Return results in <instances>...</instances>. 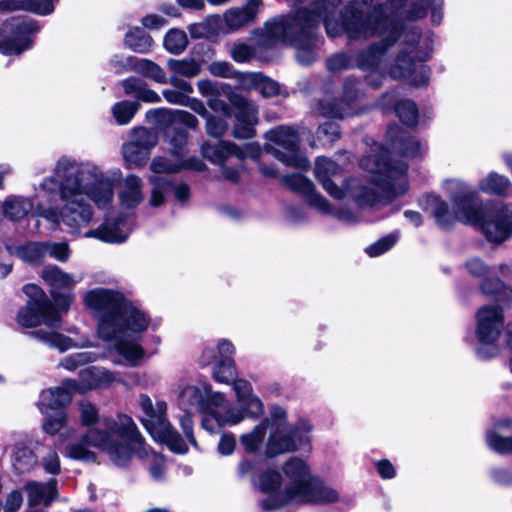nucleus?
Wrapping results in <instances>:
<instances>
[{
	"mask_svg": "<svg viewBox=\"0 0 512 512\" xmlns=\"http://www.w3.org/2000/svg\"><path fill=\"white\" fill-rule=\"evenodd\" d=\"M285 485L281 474L265 469L252 478L254 488L268 496L259 505L265 512L280 509L289 504L325 505L339 500V493L320 477L312 474L301 458L291 457L282 465Z\"/></svg>",
	"mask_w": 512,
	"mask_h": 512,
	"instance_id": "obj_1",
	"label": "nucleus"
},
{
	"mask_svg": "<svg viewBox=\"0 0 512 512\" xmlns=\"http://www.w3.org/2000/svg\"><path fill=\"white\" fill-rule=\"evenodd\" d=\"M86 306L99 317L98 334L105 341H115V348L133 364L141 359L144 350L132 334L148 327L145 314L135 308L118 291L95 288L84 296Z\"/></svg>",
	"mask_w": 512,
	"mask_h": 512,
	"instance_id": "obj_2",
	"label": "nucleus"
},
{
	"mask_svg": "<svg viewBox=\"0 0 512 512\" xmlns=\"http://www.w3.org/2000/svg\"><path fill=\"white\" fill-rule=\"evenodd\" d=\"M324 26L330 37L345 33L350 41L367 40L376 35L381 37L380 41L359 51L355 57L356 67L365 71L378 69L389 48L401 35L400 26L388 19L380 10L364 13L353 5H347L343 9L341 22L334 20L333 15L327 14Z\"/></svg>",
	"mask_w": 512,
	"mask_h": 512,
	"instance_id": "obj_3",
	"label": "nucleus"
},
{
	"mask_svg": "<svg viewBox=\"0 0 512 512\" xmlns=\"http://www.w3.org/2000/svg\"><path fill=\"white\" fill-rule=\"evenodd\" d=\"M93 174L84 164L77 163L68 157L58 160L54 177L42 183L44 189H52L50 185L59 184V196L63 202L60 219L72 234L86 227L92 219V208L85 198L89 190V179Z\"/></svg>",
	"mask_w": 512,
	"mask_h": 512,
	"instance_id": "obj_4",
	"label": "nucleus"
},
{
	"mask_svg": "<svg viewBox=\"0 0 512 512\" xmlns=\"http://www.w3.org/2000/svg\"><path fill=\"white\" fill-rule=\"evenodd\" d=\"M360 166L374 175L371 181L378 188V190L372 189L354 179L347 183L346 193L361 206H372L380 202L384 195L388 197L397 195L394 181L402 180L407 171L405 163H391L387 150L363 157L360 160Z\"/></svg>",
	"mask_w": 512,
	"mask_h": 512,
	"instance_id": "obj_5",
	"label": "nucleus"
},
{
	"mask_svg": "<svg viewBox=\"0 0 512 512\" xmlns=\"http://www.w3.org/2000/svg\"><path fill=\"white\" fill-rule=\"evenodd\" d=\"M333 13L326 0H319L312 4L311 9H301L294 16L268 21L262 30V45L270 47L278 42L293 44L301 41L303 37L311 36V28H317L327 14Z\"/></svg>",
	"mask_w": 512,
	"mask_h": 512,
	"instance_id": "obj_6",
	"label": "nucleus"
},
{
	"mask_svg": "<svg viewBox=\"0 0 512 512\" xmlns=\"http://www.w3.org/2000/svg\"><path fill=\"white\" fill-rule=\"evenodd\" d=\"M452 197L463 219L480 226L489 241L500 243L511 235L512 204L489 211L482 205L476 193L464 192L462 196L453 194Z\"/></svg>",
	"mask_w": 512,
	"mask_h": 512,
	"instance_id": "obj_7",
	"label": "nucleus"
},
{
	"mask_svg": "<svg viewBox=\"0 0 512 512\" xmlns=\"http://www.w3.org/2000/svg\"><path fill=\"white\" fill-rule=\"evenodd\" d=\"M102 428L89 429L73 448H118L122 442L127 448H142L145 439L138 430L134 420L125 414H119L116 419L106 417L101 421Z\"/></svg>",
	"mask_w": 512,
	"mask_h": 512,
	"instance_id": "obj_8",
	"label": "nucleus"
},
{
	"mask_svg": "<svg viewBox=\"0 0 512 512\" xmlns=\"http://www.w3.org/2000/svg\"><path fill=\"white\" fill-rule=\"evenodd\" d=\"M138 404L144 414L140 419L141 423L157 443L168 448H183V446H186L184 440L167 419V404L165 401H157L153 404L148 395L141 394Z\"/></svg>",
	"mask_w": 512,
	"mask_h": 512,
	"instance_id": "obj_9",
	"label": "nucleus"
},
{
	"mask_svg": "<svg viewBox=\"0 0 512 512\" xmlns=\"http://www.w3.org/2000/svg\"><path fill=\"white\" fill-rule=\"evenodd\" d=\"M265 139L270 144L265 145V151L286 166L307 169L308 159L300 151V135L293 126L279 125L265 133Z\"/></svg>",
	"mask_w": 512,
	"mask_h": 512,
	"instance_id": "obj_10",
	"label": "nucleus"
},
{
	"mask_svg": "<svg viewBox=\"0 0 512 512\" xmlns=\"http://www.w3.org/2000/svg\"><path fill=\"white\" fill-rule=\"evenodd\" d=\"M30 298L17 315V321L23 327H36L45 324L48 328L60 327L61 318L55 305L45 293L36 285L29 284L23 288Z\"/></svg>",
	"mask_w": 512,
	"mask_h": 512,
	"instance_id": "obj_11",
	"label": "nucleus"
},
{
	"mask_svg": "<svg viewBox=\"0 0 512 512\" xmlns=\"http://www.w3.org/2000/svg\"><path fill=\"white\" fill-rule=\"evenodd\" d=\"M39 30L36 21L11 18L0 27V52L3 54H21L31 45L29 34Z\"/></svg>",
	"mask_w": 512,
	"mask_h": 512,
	"instance_id": "obj_12",
	"label": "nucleus"
},
{
	"mask_svg": "<svg viewBox=\"0 0 512 512\" xmlns=\"http://www.w3.org/2000/svg\"><path fill=\"white\" fill-rule=\"evenodd\" d=\"M420 35L418 32H412L409 39L401 43L395 63L390 68V75L394 79H404L410 77L416 69V61L425 62L429 59L428 52H422L417 49Z\"/></svg>",
	"mask_w": 512,
	"mask_h": 512,
	"instance_id": "obj_13",
	"label": "nucleus"
},
{
	"mask_svg": "<svg viewBox=\"0 0 512 512\" xmlns=\"http://www.w3.org/2000/svg\"><path fill=\"white\" fill-rule=\"evenodd\" d=\"M228 100L237 110L233 136L237 139H249L254 137L256 133L254 127L258 123L257 107L247 98L236 92H230Z\"/></svg>",
	"mask_w": 512,
	"mask_h": 512,
	"instance_id": "obj_14",
	"label": "nucleus"
},
{
	"mask_svg": "<svg viewBox=\"0 0 512 512\" xmlns=\"http://www.w3.org/2000/svg\"><path fill=\"white\" fill-rule=\"evenodd\" d=\"M448 189L450 193V198L455 208V215L449 212L448 204L441 200L438 196L428 197L431 212L434 218L436 219L438 225L443 229L449 228L456 219H459L464 223H467V221L463 219L461 211L458 209L453 200V194L462 196L464 192L475 193L474 191L470 190L466 185L460 182H450ZM468 224L470 223L468 222Z\"/></svg>",
	"mask_w": 512,
	"mask_h": 512,
	"instance_id": "obj_15",
	"label": "nucleus"
},
{
	"mask_svg": "<svg viewBox=\"0 0 512 512\" xmlns=\"http://www.w3.org/2000/svg\"><path fill=\"white\" fill-rule=\"evenodd\" d=\"M504 326L502 310L497 306L482 307L477 313V337L483 344L493 343Z\"/></svg>",
	"mask_w": 512,
	"mask_h": 512,
	"instance_id": "obj_16",
	"label": "nucleus"
},
{
	"mask_svg": "<svg viewBox=\"0 0 512 512\" xmlns=\"http://www.w3.org/2000/svg\"><path fill=\"white\" fill-rule=\"evenodd\" d=\"M149 181L153 186L149 199V204L152 207H159L163 205L165 202V195L169 192H173L175 198L179 202H185L189 199L190 188L185 183L175 184L168 177L162 176H151Z\"/></svg>",
	"mask_w": 512,
	"mask_h": 512,
	"instance_id": "obj_17",
	"label": "nucleus"
},
{
	"mask_svg": "<svg viewBox=\"0 0 512 512\" xmlns=\"http://www.w3.org/2000/svg\"><path fill=\"white\" fill-rule=\"evenodd\" d=\"M310 426L306 421H299L295 429H287L284 423H279L271 440L278 448H297L311 444Z\"/></svg>",
	"mask_w": 512,
	"mask_h": 512,
	"instance_id": "obj_18",
	"label": "nucleus"
},
{
	"mask_svg": "<svg viewBox=\"0 0 512 512\" xmlns=\"http://www.w3.org/2000/svg\"><path fill=\"white\" fill-rule=\"evenodd\" d=\"M281 182L289 189L303 194L309 204L323 213L330 211L329 202L321 195L315 192L314 184L300 173L285 175L281 178Z\"/></svg>",
	"mask_w": 512,
	"mask_h": 512,
	"instance_id": "obj_19",
	"label": "nucleus"
},
{
	"mask_svg": "<svg viewBox=\"0 0 512 512\" xmlns=\"http://www.w3.org/2000/svg\"><path fill=\"white\" fill-rule=\"evenodd\" d=\"M314 173L316 179L330 196L336 199L344 197V191L332 181V178L341 174V167L336 162L330 158L318 157L315 162Z\"/></svg>",
	"mask_w": 512,
	"mask_h": 512,
	"instance_id": "obj_20",
	"label": "nucleus"
},
{
	"mask_svg": "<svg viewBox=\"0 0 512 512\" xmlns=\"http://www.w3.org/2000/svg\"><path fill=\"white\" fill-rule=\"evenodd\" d=\"M74 388L75 382L66 380L62 386L43 390L39 400L41 411L45 412L44 409L58 410L70 404Z\"/></svg>",
	"mask_w": 512,
	"mask_h": 512,
	"instance_id": "obj_21",
	"label": "nucleus"
},
{
	"mask_svg": "<svg viewBox=\"0 0 512 512\" xmlns=\"http://www.w3.org/2000/svg\"><path fill=\"white\" fill-rule=\"evenodd\" d=\"M233 389L241 408L251 417H259L264 412L262 401L252 393L251 384L244 379L233 381Z\"/></svg>",
	"mask_w": 512,
	"mask_h": 512,
	"instance_id": "obj_22",
	"label": "nucleus"
},
{
	"mask_svg": "<svg viewBox=\"0 0 512 512\" xmlns=\"http://www.w3.org/2000/svg\"><path fill=\"white\" fill-rule=\"evenodd\" d=\"M57 481L56 479H50L47 483L29 482L25 486V490L28 494V504L30 507H36L39 505L48 506L56 497Z\"/></svg>",
	"mask_w": 512,
	"mask_h": 512,
	"instance_id": "obj_23",
	"label": "nucleus"
},
{
	"mask_svg": "<svg viewBox=\"0 0 512 512\" xmlns=\"http://www.w3.org/2000/svg\"><path fill=\"white\" fill-rule=\"evenodd\" d=\"M262 5V0H248L243 8L231 9L224 15L227 26L232 30H237L250 22H253L258 13V8Z\"/></svg>",
	"mask_w": 512,
	"mask_h": 512,
	"instance_id": "obj_24",
	"label": "nucleus"
},
{
	"mask_svg": "<svg viewBox=\"0 0 512 512\" xmlns=\"http://www.w3.org/2000/svg\"><path fill=\"white\" fill-rule=\"evenodd\" d=\"M90 170H92L93 174L89 179V188L88 192L85 193V198L89 197L92 199L99 207L107 205L113 196L112 188L109 184L103 183L101 181V175L98 170L94 167L86 165Z\"/></svg>",
	"mask_w": 512,
	"mask_h": 512,
	"instance_id": "obj_25",
	"label": "nucleus"
},
{
	"mask_svg": "<svg viewBox=\"0 0 512 512\" xmlns=\"http://www.w3.org/2000/svg\"><path fill=\"white\" fill-rule=\"evenodd\" d=\"M148 115H151L155 118L156 122L164 124V123H171V125L176 124H183L189 128H196L198 125L197 118L184 110H177L175 112H172L168 109H155L148 113Z\"/></svg>",
	"mask_w": 512,
	"mask_h": 512,
	"instance_id": "obj_26",
	"label": "nucleus"
},
{
	"mask_svg": "<svg viewBox=\"0 0 512 512\" xmlns=\"http://www.w3.org/2000/svg\"><path fill=\"white\" fill-rule=\"evenodd\" d=\"M121 85L126 95L134 94L138 101L157 103L161 100L160 96L141 79L135 77L127 78L121 82Z\"/></svg>",
	"mask_w": 512,
	"mask_h": 512,
	"instance_id": "obj_27",
	"label": "nucleus"
},
{
	"mask_svg": "<svg viewBox=\"0 0 512 512\" xmlns=\"http://www.w3.org/2000/svg\"><path fill=\"white\" fill-rule=\"evenodd\" d=\"M143 182L136 175H128L123 182V189L120 193V199L127 207L137 206L143 199Z\"/></svg>",
	"mask_w": 512,
	"mask_h": 512,
	"instance_id": "obj_28",
	"label": "nucleus"
},
{
	"mask_svg": "<svg viewBox=\"0 0 512 512\" xmlns=\"http://www.w3.org/2000/svg\"><path fill=\"white\" fill-rule=\"evenodd\" d=\"M137 457L147 464L150 475L154 480L160 481L164 478L167 460L161 452L157 450H138Z\"/></svg>",
	"mask_w": 512,
	"mask_h": 512,
	"instance_id": "obj_29",
	"label": "nucleus"
},
{
	"mask_svg": "<svg viewBox=\"0 0 512 512\" xmlns=\"http://www.w3.org/2000/svg\"><path fill=\"white\" fill-rule=\"evenodd\" d=\"M244 418V415L242 411L235 410V409H229L225 416H222L213 410H209L205 417L202 419V426L212 432L216 428L220 427L221 425H224L226 423L229 424H237Z\"/></svg>",
	"mask_w": 512,
	"mask_h": 512,
	"instance_id": "obj_30",
	"label": "nucleus"
},
{
	"mask_svg": "<svg viewBox=\"0 0 512 512\" xmlns=\"http://www.w3.org/2000/svg\"><path fill=\"white\" fill-rule=\"evenodd\" d=\"M234 152V143L219 141L217 143H205L202 146L203 156L212 163L222 164Z\"/></svg>",
	"mask_w": 512,
	"mask_h": 512,
	"instance_id": "obj_31",
	"label": "nucleus"
},
{
	"mask_svg": "<svg viewBox=\"0 0 512 512\" xmlns=\"http://www.w3.org/2000/svg\"><path fill=\"white\" fill-rule=\"evenodd\" d=\"M41 275L44 281L53 288H71L78 282L72 275L62 271L56 265L45 266Z\"/></svg>",
	"mask_w": 512,
	"mask_h": 512,
	"instance_id": "obj_32",
	"label": "nucleus"
},
{
	"mask_svg": "<svg viewBox=\"0 0 512 512\" xmlns=\"http://www.w3.org/2000/svg\"><path fill=\"white\" fill-rule=\"evenodd\" d=\"M132 71L157 83H167L165 71L151 60L135 58L132 63Z\"/></svg>",
	"mask_w": 512,
	"mask_h": 512,
	"instance_id": "obj_33",
	"label": "nucleus"
},
{
	"mask_svg": "<svg viewBox=\"0 0 512 512\" xmlns=\"http://www.w3.org/2000/svg\"><path fill=\"white\" fill-rule=\"evenodd\" d=\"M165 138L171 146V152L173 155L181 158L187 152V131L176 125H170L165 130Z\"/></svg>",
	"mask_w": 512,
	"mask_h": 512,
	"instance_id": "obj_34",
	"label": "nucleus"
},
{
	"mask_svg": "<svg viewBox=\"0 0 512 512\" xmlns=\"http://www.w3.org/2000/svg\"><path fill=\"white\" fill-rule=\"evenodd\" d=\"M121 224L122 220L113 224L104 223L98 229L89 230L84 235L85 237L99 238L106 242H123L126 239V235L120 229Z\"/></svg>",
	"mask_w": 512,
	"mask_h": 512,
	"instance_id": "obj_35",
	"label": "nucleus"
},
{
	"mask_svg": "<svg viewBox=\"0 0 512 512\" xmlns=\"http://www.w3.org/2000/svg\"><path fill=\"white\" fill-rule=\"evenodd\" d=\"M167 67L175 75L187 78L196 77L201 72V64L193 58L169 59Z\"/></svg>",
	"mask_w": 512,
	"mask_h": 512,
	"instance_id": "obj_36",
	"label": "nucleus"
},
{
	"mask_svg": "<svg viewBox=\"0 0 512 512\" xmlns=\"http://www.w3.org/2000/svg\"><path fill=\"white\" fill-rule=\"evenodd\" d=\"M33 204L28 199L9 198L2 205L4 215L12 220L18 221L31 211Z\"/></svg>",
	"mask_w": 512,
	"mask_h": 512,
	"instance_id": "obj_37",
	"label": "nucleus"
},
{
	"mask_svg": "<svg viewBox=\"0 0 512 512\" xmlns=\"http://www.w3.org/2000/svg\"><path fill=\"white\" fill-rule=\"evenodd\" d=\"M152 44V37L140 28H134L125 35V45L135 52L146 53Z\"/></svg>",
	"mask_w": 512,
	"mask_h": 512,
	"instance_id": "obj_38",
	"label": "nucleus"
},
{
	"mask_svg": "<svg viewBox=\"0 0 512 512\" xmlns=\"http://www.w3.org/2000/svg\"><path fill=\"white\" fill-rule=\"evenodd\" d=\"M122 153L128 168L144 165L147 162L150 154L149 151L130 140L123 145Z\"/></svg>",
	"mask_w": 512,
	"mask_h": 512,
	"instance_id": "obj_39",
	"label": "nucleus"
},
{
	"mask_svg": "<svg viewBox=\"0 0 512 512\" xmlns=\"http://www.w3.org/2000/svg\"><path fill=\"white\" fill-rule=\"evenodd\" d=\"M479 187L484 192L505 196L508 194L510 181L505 176L497 173H490L480 182Z\"/></svg>",
	"mask_w": 512,
	"mask_h": 512,
	"instance_id": "obj_40",
	"label": "nucleus"
},
{
	"mask_svg": "<svg viewBox=\"0 0 512 512\" xmlns=\"http://www.w3.org/2000/svg\"><path fill=\"white\" fill-rule=\"evenodd\" d=\"M30 335L61 351L67 350L72 346V340L69 337L55 331L35 330L30 332Z\"/></svg>",
	"mask_w": 512,
	"mask_h": 512,
	"instance_id": "obj_41",
	"label": "nucleus"
},
{
	"mask_svg": "<svg viewBox=\"0 0 512 512\" xmlns=\"http://www.w3.org/2000/svg\"><path fill=\"white\" fill-rule=\"evenodd\" d=\"M311 28V36L303 37L301 41L294 42L293 45L297 47L296 58L302 65H309L315 60V54L312 50L315 41V30Z\"/></svg>",
	"mask_w": 512,
	"mask_h": 512,
	"instance_id": "obj_42",
	"label": "nucleus"
},
{
	"mask_svg": "<svg viewBox=\"0 0 512 512\" xmlns=\"http://www.w3.org/2000/svg\"><path fill=\"white\" fill-rule=\"evenodd\" d=\"M188 45V37L182 30L172 29L164 38V47L172 54L182 53Z\"/></svg>",
	"mask_w": 512,
	"mask_h": 512,
	"instance_id": "obj_43",
	"label": "nucleus"
},
{
	"mask_svg": "<svg viewBox=\"0 0 512 512\" xmlns=\"http://www.w3.org/2000/svg\"><path fill=\"white\" fill-rule=\"evenodd\" d=\"M399 119L407 126H415L418 123V109L411 100H401L395 106Z\"/></svg>",
	"mask_w": 512,
	"mask_h": 512,
	"instance_id": "obj_44",
	"label": "nucleus"
},
{
	"mask_svg": "<svg viewBox=\"0 0 512 512\" xmlns=\"http://www.w3.org/2000/svg\"><path fill=\"white\" fill-rule=\"evenodd\" d=\"M251 83L253 84L254 88L263 96L266 98L274 97L279 94L280 92V86L279 84L267 77H264L261 74H254L250 77Z\"/></svg>",
	"mask_w": 512,
	"mask_h": 512,
	"instance_id": "obj_45",
	"label": "nucleus"
},
{
	"mask_svg": "<svg viewBox=\"0 0 512 512\" xmlns=\"http://www.w3.org/2000/svg\"><path fill=\"white\" fill-rule=\"evenodd\" d=\"M130 141L150 152L158 142V135L145 127H137L132 130Z\"/></svg>",
	"mask_w": 512,
	"mask_h": 512,
	"instance_id": "obj_46",
	"label": "nucleus"
},
{
	"mask_svg": "<svg viewBox=\"0 0 512 512\" xmlns=\"http://www.w3.org/2000/svg\"><path fill=\"white\" fill-rule=\"evenodd\" d=\"M138 108L139 104L137 102L121 101L113 106L112 113L116 122L124 125L130 122Z\"/></svg>",
	"mask_w": 512,
	"mask_h": 512,
	"instance_id": "obj_47",
	"label": "nucleus"
},
{
	"mask_svg": "<svg viewBox=\"0 0 512 512\" xmlns=\"http://www.w3.org/2000/svg\"><path fill=\"white\" fill-rule=\"evenodd\" d=\"M18 256L28 263H37L45 256V242H31L17 251Z\"/></svg>",
	"mask_w": 512,
	"mask_h": 512,
	"instance_id": "obj_48",
	"label": "nucleus"
},
{
	"mask_svg": "<svg viewBox=\"0 0 512 512\" xmlns=\"http://www.w3.org/2000/svg\"><path fill=\"white\" fill-rule=\"evenodd\" d=\"M327 69L331 72H340L356 67L355 58L345 52H339L330 56L326 61Z\"/></svg>",
	"mask_w": 512,
	"mask_h": 512,
	"instance_id": "obj_49",
	"label": "nucleus"
},
{
	"mask_svg": "<svg viewBox=\"0 0 512 512\" xmlns=\"http://www.w3.org/2000/svg\"><path fill=\"white\" fill-rule=\"evenodd\" d=\"M236 370L232 359H223L214 369L213 377L221 383H230L235 381Z\"/></svg>",
	"mask_w": 512,
	"mask_h": 512,
	"instance_id": "obj_50",
	"label": "nucleus"
},
{
	"mask_svg": "<svg viewBox=\"0 0 512 512\" xmlns=\"http://www.w3.org/2000/svg\"><path fill=\"white\" fill-rule=\"evenodd\" d=\"M182 404H187L189 408H195L196 410H204V397L200 388L196 386H189L185 388L181 395Z\"/></svg>",
	"mask_w": 512,
	"mask_h": 512,
	"instance_id": "obj_51",
	"label": "nucleus"
},
{
	"mask_svg": "<svg viewBox=\"0 0 512 512\" xmlns=\"http://www.w3.org/2000/svg\"><path fill=\"white\" fill-rule=\"evenodd\" d=\"M104 456L117 467L128 466L136 456V450H101Z\"/></svg>",
	"mask_w": 512,
	"mask_h": 512,
	"instance_id": "obj_52",
	"label": "nucleus"
},
{
	"mask_svg": "<svg viewBox=\"0 0 512 512\" xmlns=\"http://www.w3.org/2000/svg\"><path fill=\"white\" fill-rule=\"evenodd\" d=\"M267 425L268 419L263 420L250 433L241 436V443L246 448H256L266 434Z\"/></svg>",
	"mask_w": 512,
	"mask_h": 512,
	"instance_id": "obj_53",
	"label": "nucleus"
},
{
	"mask_svg": "<svg viewBox=\"0 0 512 512\" xmlns=\"http://www.w3.org/2000/svg\"><path fill=\"white\" fill-rule=\"evenodd\" d=\"M80 421L85 426L94 425L99 419L97 407L89 401L79 403Z\"/></svg>",
	"mask_w": 512,
	"mask_h": 512,
	"instance_id": "obj_54",
	"label": "nucleus"
},
{
	"mask_svg": "<svg viewBox=\"0 0 512 512\" xmlns=\"http://www.w3.org/2000/svg\"><path fill=\"white\" fill-rule=\"evenodd\" d=\"M228 129L227 122L217 116L206 115V132L215 138H221Z\"/></svg>",
	"mask_w": 512,
	"mask_h": 512,
	"instance_id": "obj_55",
	"label": "nucleus"
},
{
	"mask_svg": "<svg viewBox=\"0 0 512 512\" xmlns=\"http://www.w3.org/2000/svg\"><path fill=\"white\" fill-rule=\"evenodd\" d=\"M24 10L47 15L54 11V3L58 0H23Z\"/></svg>",
	"mask_w": 512,
	"mask_h": 512,
	"instance_id": "obj_56",
	"label": "nucleus"
},
{
	"mask_svg": "<svg viewBox=\"0 0 512 512\" xmlns=\"http://www.w3.org/2000/svg\"><path fill=\"white\" fill-rule=\"evenodd\" d=\"M66 421V413L63 410H59L54 416L47 417L43 423V429L46 433L54 435L65 426Z\"/></svg>",
	"mask_w": 512,
	"mask_h": 512,
	"instance_id": "obj_57",
	"label": "nucleus"
},
{
	"mask_svg": "<svg viewBox=\"0 0 512 512\" xmlns=\"http://www.w3.org/2000/svg\"><path fill=\"white\" fill-rule=\"evenodd\" d=\"M230 55L236 62H247L255 55V49L245 43H235L230 49Z\"/></svg>",
	"mask_w": 512,
	"mask_h": 512,
	"instance_id": "obj_58",
	"label": "nucleus"
},
{
	"mask_svg": "<svg viewBox=\"0 0 512 512\" xmlns=\"http://www.w3.org/2000/svg\"><path fill=\"white\" fill-rule=\"evenodd\" d=\"M233 155L236 156L239 160H243L245 158L258 160L261 155V148L259 144L254 142L247 143L243 147H239L234 144Z\"/></svg>",
	"mask_w": 512,
	"mask_h": 512,
	"instance_id": "obj_59",
	"label": "nucleus"
},
{
	"mask_svg": "<svg viewBox=\"0 0 512 512\" xmlns=\"http://www.w3.org/2000/svg\"><path fill=\"white\" fill-rule=\"evenodd\" d=\"M49 254L58 261L65 262L69 258V248L66 243L45 242V255Z\"/></svg>",
	"mask_w": 512,
	"mask_h": 512,
	"instance_id": "obj_60",
	"label": "nucleus"
},
{
	"mask_svg": "<svg viewBox=\"0 0 512 512\" xmlns=\"http://www.w3.org/2000/svg\"><path fill=\"white\" fill-rule=\"evenodd\" d=\"M395 243L396 237L394 235H388L367 247L366 252L372 257L379 256L388 251Z\"/></svg>",
	"mask_w": 512,
	"mask_h": 512,
	"instance_id": "obj_61",
	"label": "nucleus"
},
{
	"mask_svg": "<svg viewBox=\"0 0 512 512\" xmlns=\"http://www.w3.org/2000/svg\"><path fill=\"white\" fill-rule=\"evenodd\" d=\"M431 5V0H413L410 8L406 12L409 20H418L426 16L427 8Z\"/></svg>",
	"mask_w": 512,
	"mask_h": 512,
	"instance_id": "obj_62",
	"label": "nucleus"
},
{
	"mask_svg": "<svg viewBox=\"0 0 512 512\" xmlns=\"http://www.w3.org/2000/svg\"><path fill=\"white\" fill-rule=\"evenodd\" d=\"M150 169L155 173H174L179 171L180 165L165 157H156L152 160Z\"/></svg>",
	"mask_w": 512,
	"mask_h": 512,
	"instance_id": "obj_63",
	"label": "nucleus"
},
{
	"mask_svg": "<svg viewBox=\"0 0 512 512\" xmlns=\"http://www.w3.org/2000/svg\"><path fill=\"white\" fill-rule=\"evenodd\" d=\"M398 149L403 156L413 158L421 154L422 146L417 139L410 137L403 139Z\"/></svg>",
	"mask_w": 512,
	"mask_h": 512,
	"instance_id": "obj_64",
	"label": "nucleus"
}]
</instances>
